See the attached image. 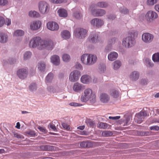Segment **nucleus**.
I'll return each instance as SVG.
<instances>
[{
    "label": "nucleus",
    "mask_w": 159,
    "mask_h": 159,
    "mask_svg": "<svg viewBox=\"0 0 159 159\" xmlns=\"http://www.w3.org/2000/svg\"><path fill=\"white\" fill-rule=\"evenodd\" d=\"M29 46L30 48H35L36 47L39 50L46 49L52 50L54 46V43L51 40H43L40 38L36 37L32 38L30 41Z\"/></svg>",
    "instance_id": "obj_1"
},
{
    "label": "nucleus",
    "mask_w": 159,
    "mask_h": 159,
    "mask_svg": "<svg viewBox=\"0 0 159 159\" xmlns=\"http://www.w3.org/2000/svg\"><path fill=\"white\" fill-rule=\"evenodd\" d=\"M84 95L81 97V100L83 102H86L89 100L92 104L96 102V96L92 90L88 89H85L84 92Z\"/></svg>",
    "instance_id": "obj_2"
},
{
    "label": "nucleus",
    "mask_w": 159,
    "mask_h": 159,
    "mask_svg": "<svg viewBox=\"0 0 159 159\" xmlns=\"http://www.w3.org/2000/svg\"><path fill=\"white\" fill-rule=\"evenodd\" d=\"M38 7L40 12L43 14H47L49 10V4L45 1H41L39 3Z\"/></svg>",
    "instance_id": "obj_3"
},
{
    "label": "nucleus",
    "mask_w": 159,
    "mask_h": 159,
    "mask_svg": "<svg viewBox=\"0 0 159 159\" xmlns=\"http://www.w3.org/2000/svg\"><path fill=\"white\" fill-rule=\"evenodd\" d=\"M135 41L134 39L131 37L128 36L124 39L122 41V44L126 48L131 47L134 45Z\"/></svg>",
    "instance_id": "obj_4"
},
{
    "label": "nucleus",
    "mask_w": 159,
    "mask_h": 159,
    "mask_svg": "<svg viewBox=\"0 0 159 159\" xmlns=\"http://www.w3.org/2000/svg\"><path fill=\"white\" fill-rule=\"evenodd\" d=\"M95 6L92 5L89 8V10L91 12L92 14L96 16H102L105 14L106 12L105 10L102 9L95 10L94 9Z\"/></svg>",
    "instance_id": "obj_5"
},
{
    "label": "nucleus",
    "mask_w": 159,
    "mask_h": 159,
    "mask_svg": "<svg viewBox=\"0 0 159 159\" xmlns=\"http://www.w3.org/2000/svg\"><path fill=\"white\" fill-rule=\"evenodd\" d=\"M147 116V113L146 111H142L136 115L134 119L138 123L140 124L142 122L144 117Z\"/></svg>",
    "instance_id": "obj_6"
},
{
    "label": "nucleus",
    "mask_w": 159,
    "mask_h": 159,
    "mask_svg": "<svg viewBox=\"0 0 159 159\" xmlns=\"http://www.w3.org/2000/svg\"><path fill=\"white\" fill-rule=\"evenodd\" d=\"M87 30L83 28H77L74 31L75 35L78 38H82L86 36Z\"/></svg>",
    "instance_id": "obj_7"
},
{
    "label": "nucleus",
    "mask_w": 159,
    "mask_h": 159,
    "mask_svg": "<svg viewBox=\"0 0 159 159\" xmlns=\"http://www.w3.org/2000/svg\"><path fill=\"white\" fill-rule=\"evenodd\" d=\"M80 75L79 71L77 70H74L70 73L69 76V80L71 82H75L78 80Z\"/></svg>",
    "instance_id": "obj_8"
},
{
    "label": "nucleus",
    "mask_w": 159,
    "mask_h": 159,
    "mask_svg": "<svg viewBox=\"0 0 159 159\" xmlns=\"http://www.w3.org/2000/svg\"><path fill=\"white\" fill-rule=\"evenodd\" d=\"M145 17L148 21L151 22L152 21V20L157 18L158 15L155 12L150 11L146 13L145 15Z\"/></svg>",
    "instance_id": "obj_9"
},
{
    "label": "nucleus",
    "mask_w": 159,
    "mask_h": 159,
    "mask_svg": "<svg viewBox=\"0 0 159 159\" xmlns=\"http://www.w3.org/2000/svg\"><path fill=\"white\" fill-rule=\"evenodd\" d=\"M153 35L149 33H143L142 35V40L146 43H150L152 41L153 39Z\"/></svg>",
    "instance_id": "obj_10"
},
{
    "label": "nucleus",
    "mask_w": 159,
    "mask_h": 159,
    "mask_svg": "<svg viewBox=\"0 0 159 159\" xmlns=\"http://www.w3.org/2000/svg\"><path fill=\"white\" fill-rule=\"evenodd\" d=\"M47 28L52 31H57L59 29L58 25L55 22H49L47 24Z\"/></svg>",
    "instance_id": "obj_11"
},
{
    "label": "nucleus",
    "mask_w": 159,
    "mask_h": 159,
    "mask_svg": "<svg viewBox=\"0 0 159 159\" xmlns=\"http://www.w3.org/2000/svg\"><path fill=\"white\" fill-rule=\"evenodd\" d=\"M28 71L26 69L22 68L19 69L17 72V74L20 79L25 78L28 75Z\"/></svg>",
    "instance_id": "obj_12"
},
{
    "label": "nucleus",
    "mask_w": 159,
    "mask_h": 159,
    "mask_svg": "<svg viewBox=\"0 0 159 159\" xmlns=\"http://www.w3.org/2000/svg\"><path fill=\"white\" fill-rule=\"evenodd\" d=\"M42 23L40 20L34 21L30 24V28L33 30H35L40 28Z\"/></svg>",
    "instance_id": "obj_13"
},
{
    "label": "nucleus",
    "mask_w": 159,
    "mask_h": 159,
    "mask_svg": "<svg viewBox=\"0 0 159 159\" xmlns=\"http://www.w3.org/2000/svg\"><path fill=\"white\" fill-rule=\"evenodd\" d=\"M91 23L92 25L94 26L99 28L103 25L104 22L101 19L98 18H94L91 20Z\"/></svg>",
    "instance_id": "obj_14"
},
{
    "label": "nucleus",
    "mask_w": 159,
    "mask_h": 159,
    "mask_svg": "<svg viewBox=\"0 0 159 159\" xmlns=\"http://www.w3.org/2000/svg\"><path fill=\"white\" fill-rule=\"evenodd\" d=\"M40 150L43 151H52L56 149L55 147L48 145H42L39 147Z\"/></svg>",
    "instance_id": "obj_15"
},
{
    "label": "nucleus",
    "mask_w": 159,
    "mask_h": 159,
    "mask_svg": "<svg viewBox=\"0 0 159 159\" xmlns=\"http://www.w3.org/2000/svg\"><path fill=\"white\" fill-rule=\"evenodd\" d=\"M88 66L94 64L97 61V57L96 55L89 54Z\"/></svg>",
    "instance_id": "obj_16"
},
{
    "label": "nucleus",
    "mask_w": 159,
    "mask_h": 159,
    "mask_svg": "<svg viewBox=\"0 0 159 159\" xmlns=\"http://www.w3.org/2000/svg\"><path fill=\"white\" fill-rule=\"evenodd\" d=\"M89 41L93 43H96L98 41V34L95 33H92L89 36Z\"/></svg>",
    "instance_id": "obj_17"
},
{
    "label": "nucleus",
    "mask_w": 159,
    "mask_h": 159,
    "mask_svg": "<svg viewBox=\"0 0 159 159\" xmlns=\"http://www.w3.org/2000/svg\"><path fill=\"white\" fill-rule=\"evenodd\" d=\"M51 62L54 65H58L60 63L59 57L56 55H54L51 57Z\"/></svg>",
    "instance_id": "obj_18"
},
{
    "label": "nucleus",
    "mask_w": 159,
    "mask_h": 159,
    "mask_svg": "<svg viewBox=\"0 0 159 159\" xmlns=\"http://www.w3.org/2000/svg\"><path fill=\"white\" fill-rule=\"evenodd\" d=\"M139 76V72L136 71H133L129 75L130 79L133 81H136L138 80Z\"/></svg>",
    "instance_id": "obj_19"
},
{
    "label": "nucleus",
    "mask_w": 159,
    "mask_h": 159,
    "mask_svg": "<svg viewBox=\"0 0 159 159\" xmlns=\"http://www.w3.org/2000/svg\"><path fill=\"white\" fill-rule=\"evenodd\" d=\"M83 89L82 85L78 83H75L73 87L74 91L76 92H80Z\"/></svg>",
    "instance_id": "obj_20"
},
{
    "label": "nucleus",
    "mask_w": 159,
    "mask_h": 159,
    "mask_svg": "<svg viewBox=\"0 0 159 159\" xmlns=\"http://www.w3.org/2000/svg\"><path fill=\"white\" fill-rule=\"evenodd\" d=\"M89 54H85L83 55L81 58L82 62L84 65H88Z\"/></svg>",
    "instance_id": "obj_21"
},
{
    "label": "nucleus",
    "mask_w": 159,
    "mask_h": 159,
    "mask_svg": "<svg viewBox=\"0 0 159 159\" xmlns=\"http://www.w3.org/2000/svg\"><path fill=\"white\" fill-rule=\"evenodd\" d=\"M91 80L90 76L87 75H84L81 78V82L84 84H88L90 82Z\"/></svg>",
    "instance_id": "obj_22"
},
{
    "label": "nucleus",
    "mask_w": 159,
    "mask_h": 159,
    "mask_svg": "<svg viewBox=\"0 0 159 159\" xmlns=\"http://www.w3.org/2000/svg\"><path fill=\"white\" fill-rule=\"evenodd\" d=\"M100 101L103 103L107 102L109 100L110 97L107 94L103 93L100 95Z\"/></svg>",
    "instance_id": "obj_23"
},
{
    "label": "nucleus",
    "mask_w": 159,
    "mask_h": 159,
    "mask_svg": "<svg viewBox=\"0 0 159 159\" xmlns=\"http://www.w3.org/2000/svg\"><path fill=\"white\" fill-rule=\"evenodd\" d=\"M118 56V54L115 52L110 53L108 56V59L111 61H113L116 59Z\"/></svg>",
    "instance_id": "obj_24"
},
{
    "label": "nucleus",
    "mask_w": 159,
    "mask_h": 159,
    "mask_svg": "<svg viewBox=\"0 0 159 159\" xmlns=\"http://www.w3.org/2000/svg\"><path fill=\"white\" fill-rule=\"evenodd\" d=\"M61 35L62 38L64 39H67L70 37V34L67 30H64L61 32Z\"/></svg>",
    "instance_id": "obj_25"
},
{
    "label": "nucleus",
    "mask_w": 159,
    "mask_h": 159,
    "mask_svg": "<svg viewBox=\"0 0 159 159\" xmlns=\"http://www.w3.org/2000/svg\"><path fill=\"white\" fill-rule=\"evenodd\" d=\"M59 16L60 17H66L67 16V11L64 9H60L58 11Z\"/></svg>",
    "instance_id": "obj_26"
},
{
    "label": "nucleus",
    "mask_w": 159,
    "mask_h": 159,
    "mask_svg": "<svg viewBox=\"0 0 159 159\" xmlns=\"http://www.w3.org/2000/svg\"><path fill=\"white\" fill-rule=\"evenodd\" d=\"M8 39L7 36V34L3 33H0V42L2 43H4L7 42Z\"/></svg>",
    "instance_id": "obj_27"
},
{
    "label": "nucleus",
    "mask_w": 159,
    "mask_h": 159,
    "mask_svg": "<svg viewBox=\"0 0 159 159\" xmlns=\"http://www.w3.org/2000/svg\"><path fill=\"white\" fill-rule=\"evenodd\" d=\"M80 146L82 148L90 147L92 144L91 142L83 141L80 143Z\"/></svg>",
    "instance_id": "obj_28"
},
{
    "label": "nucleus",
    "mask_w": 159,
    "mask_h": 159,
    "mask_svg": "<svg viewBox=\"0 0 159 159\" xmlns=\"http://www.w3.org/2000/svg\"><path fill=\"white\" fill-rule=\"evenodd\" d=\"M53 75L52 73H50L48 74L45 80V82L46 84H47L51 82L53 79Z\"/></svg>",
    "instance_id": "obj_29"
},
{
    "label": "nucleus",
    "mask_w": 159,
    "mask_h": 159,
    "mask_svg": "<svg viewBox=\"0 0 159 159\" xmlns=\"http://www.w3.org/2000/svg\"><path fill=\"white\" fill-rule=\"evenodd\" d=\"M108 125H109L107 123L100 122L98 124V127L100 129H105L108 127Z\"/></svg>",
    "instance_id": "obj_30"
},
{
    "label": "nucleus",
    "mask_w": 159,
    "mask_h": 159,
    "mask_svg": "<svg viewBox=\"0 0 159 159\" xmlns=\"http://www.w3.org/2000/svg\"><path fill=\"white\" fill-rule=\"evenodd\" d=\"M29 16L31 17H38L40 16L39 14L35 11H30L29 14Z\"/></svg>",
    "instance_id": "obj_31"
},
{
    "label": "nucleus",
    "mask_w": 159,
    "mask_h": 159,
    "mask_svg": "<svg viewBox=\"0 0 159 159\" xmlns=\"http://www.w3.org/2000/svg\"><path fill=\"white\" fill-rule=\"evenodd\" d=\"M113 133L111 131L105 130L103 131L102 133V135L104 137H109L112 135Z\"/></svg>",
    "instance_id": "obj_32"
},
{
    "label": "nucleus",
    "mask_w": 159,
    "mask_h": 159,
    "mask_svg": "<svg viewBox=\"0 0 159 159\" xmlns=\"http://www.w3.org/2000/svg\"><path fill=\"white\" fill-rule=\"evenodd\" d=\"M110 95L114 98H117L119 96V93L118 92L114 89L111 90L110 92Z\"/></svg>",
    "instance_id": "obj_33"
},
{
    "label": "nucleus",
    "mask_w": 159,
    "mask_h": 159,
    "mask_svg": "<svg viewBox=\"0 0 159 159\" xmlns=\"http://www.w3.org/2000/svg\"><path fill=\"white\" fill-rule=\"evenodd\" d=\"M113 64L114 70H117L119 68L121 65L120 61L118 60L114 62Z\"/></svg>",
    "instance_id": "obj_34"
},
{
    "label": "nucleus",
    "mask_w": 159,
    "mask_h": 159,
    "mask_svg": "<svg viewBox=\"0 0 159 159\" xmlns=\"http://www.w3.org/2000/svg\"><path fill=\"white\" fill-rule=\"evenodd\" d=\"M97 6L101 8H105L108 6V4L106 2H98L97 3Z\"/></svg>",
    "instance_id": "obj_35"
},
{
    "label": "nucleus",
    "mask_w": 159,
    "mask_h": 159,
    "mask_svg": "<svg viewBox=\"0 0 159 159\" xmlns=\"http://www.w3.org/2000/svg\"><path fill=\"white\" fill-rule=\"evenodd\" d=\"M38 68L39 70L41 71H43L45 68V63L43 62H40L39 63Z\"/></svg>",
    "instance_id": "obj_36"
},
{
    "label": "nucleus",
    "mask_w": 159,
    "mask_h": 159,
    "mask_svg": "<svg viewBox=\"0 0 159 159\" xmlns=\"http://www.w3.org/2000/svg\"><path fill=\"white\" fill-rule=\"evenodd\" d=\"M153 61L154 62H159V53L157 52L154 54L152 57Z\"/></svg>",
    "instance_id": "obj_37"
},
{
    "label": "nucleus",
    "mask_w": 159,
    "mask_h": 159,
    "mask_svg": "<svg viewBox=\"0 0 159 159\" xmlns=\"http://www.w3.org/2000/svg\"><path fill=\"white\" fill-rule=\"evenodd\" d=\"M32 55V53L30 51L26 52L24 55V60H27L30 58Z\"/></svg>",
    "instance_id": "obj_38"
},
{
    "label": "nucleus",
    "mask_w": 159,
    "mask_h": 159,
    "mask_svg": "<svg viewBox=\"0 0 159 159\" xmlns=\"http://www.w3.org/2000/svg\"><path fill=\"white\" fill-rule=\"evenodd\" d=\"M24 32L23 30H17L15 32L14 35L16 36H21L24 35Z\"/></svg>",
    "instance_id": "obj_39"
},
{
    "label": "nucleus",
    "mask_w": 159,
    "mask_h": 159,
    "mask_svg": "<svg viewBox=\"0 0 159 159\" xmlns=\"http://www.w3.org/2000/svg\"><path fill=\"white\" fill-rule=\"evenodd\" d=\"M73 16L77 19H80L82 17V14L79 11H75V10H74Z\"/></svg>",
    "instance_id": "obj_40"
},
{
    "label": "nucleus",
    "mask_w": 159,
    "mask_h": 159,
    "mask_svg": "<svg viewBox=\"0 0 159 159\" xmlns=\"http://www.w3.org/2000/svg\"><path fill=\"white\" fill-rule=\"evenodd\" d=\"M62 59L64 61L67 62L70 60V57L68 54H65L63 55Z\"/></svg>",
    "instance_id": "obj_41"
},
{
    "label": "nucleus",
    "mask_w": 159,
    "mask_h": 159,
    "mask_svg": "<svg viewBox=\"0 0 159 159\" xmlns=\"http://www.w3.org/2000/svg\"><path fill=\"white\" fill-rule=\"evenodd\" d=\"M52 3L54 4H60L66 1L65 0H49Z\"/></svg>",
    "instance_id": "obj_42"
},
{
    "label": "nucleus",
    "mask_w": 159,
    "mask_h": 159,
    "mask_svg": "<svg viewBox=\"0 0 159 159\" xmlns=\"http://www.w3.org/2000/svg\"><path fill=\"white\" fill-rule=\"evenodd\" d=\"M29 89L32 91L35 90L36 89V84L33 83L32 84L29 86Z\"/></svg>",
    "instance_id": "obj_43"
},
{
    "label": "nucleus",
    "mask_w": 159,
    "mask_h": 159,
    "mask_svg": "<svg viewBox=\"0 0 159 159\" xmlns=\"http://www.w3.org/2000/svg\"><path fill=\"white\" fill-rule=\"evenodd\" d=\"M157 2V0H148L147 1L148 4L150 5H153Z\"/></svg>",
    "instance_id": "obj_44"
},
{
    "label": "nucleus",
    "mask_w": 159,
    "mask_h": 159,
    "mask_svg": "<svg viewBox=\"0 0 159 159\" xmlns=\"http://www.w3.org/2000/svg\"><path fill=\"white\" fill-rule=\"evenodd\" d=\"M61 125L64 128L66 129V130H69L70 129V127L69 125L65 123H62Z\"/></svg>",
    "instance_id": "obj_45"
},
{
    "label": "nucleus",
    "mask_w": 159,
    "mask_h": 159,
    "mask_svg": "<svg viewBox=\"0 0 159 159\" xmlns=\"http://www.w3.org/2000/svg\"><path fill=\"white\" fill-rule=\"evenodd\" d=\"M38 128L40 131L44 133H47V130L44 127L39 126L38 127Z\"/></svg>",
    "instance_id": "obj_46"
},
{
    "label": "nucleus",
    "mask_w": 159,
    "mask_h": 159,
    "mask_svg": "<svg viewBox=\"0 0 159 159\" xmlns=\"http://www.w3.org/2000/svg\"><path fill=\"white\" fill-rule=\"evenodd\" d=\"M13 134L14 137L18 139H21L22 138L23 136L17 133L14 132H13Z\"/></svg>",
    "instance_id": "obj_47"
},
{
    "label": "nucleus",
    "mask_w": 159,
    "mask_h": 159,
    "mask_svg": "<svg viewBox=\"0 0 159 159\" xmlns=\"http://www.w3.org/2000/svg\"><path fill=\"white\" fill-rule=\"evenodd\" d=\"M8 2L7 0H0V6H4Z\"/></svg>",
    "instance_id": "obj_48"
},
{
    "label": "nucleus",
    "mask_w": 159,
    "mask_h": 159,
    "mask_svg": "<svg viewBox=\"0 0 159 159\" xmlns=\"http://www.w3.org/2000/svg\"><path fill=\"white\" fill-rule=\"evenodd\" d=\"M5 22L4 19L2 17L0 16V27H2Z\"/></svg>",
    "instance_id": "obj_49"
},
{
    "label": "nucleus",
    "mask_w": 159,
    "mask_h": 159,
    "mask_svg": "<svg viewBox=\"0 0 159 159\" xmlns=\"http://www.w3.org/2000/svg\"><path fill=\"white\" fill-rule=\"evenodd\" d=\"M150 129L151 130L158 131L159 130V127L157 125L153 126L150 127Z\"/></svg>",
    "instance_id": "obj_50"
},
{
    "label": "nucleus",
    "mask_w": 159,
    "mask_h": 159,
    "mask_svg": "<svg viewBox=\"0 0 159 159\" xmlns=\"http://www.w3.org/2000/svg\"><path fill=\"white\" fill-rule=\"evenodd\" d=\"M48 126L50 128L52 129L54 131H57V128L54 125L52 124H49Z\"/></svg>",
    "instance_id": "obj_51"
},
{
    "label": "nucleus",
    "mask_w": 159,
    "mask_h": 159,
    "mask_svg": "<svg viewBox=\"0 0 159 159\" xmlns=\"http://www.w3.org/2000/svg\"><path fill=\"white\" fill-rule=\"evenodd\" d=\"M146 63H148L149 66H153V64L152 63V62H151V60H150L149 59H146Z\"/></svg>",
    "instance_id": "obj_52"
},
{
    "label": "nucleus",
    "mask_w": 159,
    "mask_h": 159,
    "mask_svg": "<svg viewBox=\"0 0 159 159\" xmlns=\"http://www.w3.org/2000/svg\"><path fill=\"white\" fill-rule=\"evenodd\" d=\"M27 133L28 134L31 135L32 136H35V132L34 131H28L27 132Z\"/></svg>",
    "instance_id": "obj_53"
},
{
    "label": "nucleus",
    "mask_w": 159,
    "mask_h": 159,
    "mask_svg": "<svg viewBox=\"0 0 159 159\" xmlns=\"http://www.w3.org/2000/svg\"><path fill=\"white\" fill-rule=\"evenodd\" d=\"M75 68L78 69H81L82 68V66L81 64L79 63H77L75 65Z\"/></svg>",
    "instance_id": "obj_54"
},
{
    "label": "nucleus",
    "mask_w": 159,
    "mask_h": 159,
    "mask_svg": "<svg viewBox=\"0 0 159 159\" xmlns=\"http://www.w3.org/2000/svg\"><path fill=\"white\" fill-rule=\"evenodd\" d=\"M120 118V116H116L114 117L109 116V119L112 120H116L119 119Z\"/></svg>",
    "instance_id": "obj_55"
},
{
    "label": "nucleus",
    "mask_w": 159,
    "mask_h": 159,
    "mask_svg": "<svg viewBox=\"0 0 159 159\" xmlns=\"http://www.w3.org/2000/svg\"><path fill=\"white\" fill-rule=\"evenodd\" d=\"M70 105L71 106H74V107L79 106L80 105L79 104L75 102H71V103H70Z\"/></svg>",
    "instance_id": "obj_56"
},
{
    "label": "nucleus",
    "mask_w": 159,
    "mask_h": 159,
    "mask_svg": "<svg viewBox=\"0 0 159 159\" xmlns=\"http://www.w3.org/2000/svg\"><path fill=\"white\" fill-rule=\"evenodd\" d=\"M121 12L122 13L124 14H127L129 12L128 9L126 8L123 9L121 10Z\"/></svg>",
    "instance_id": "obj_57"
},
{
    "label": "nucleus",
    "mask_w": 159,
    "mask_h": 159,
    "mask_svg": "<svg viewBox=\"0 0 159 159\" xmlns=\"http://www.w3.org/2000/svg\"><path fill=\"white\" fill-rule=\"evenodd\" d=\"M5 24L7 25H10L11 24V20L9 19H7L5 21Z\"/></svg>",
    "instance_id": "obj_58"
},
{
    "label": "nucleus",
    "mask_w": 159,
    "mask_h": 159,
    "mask_svg": "<svg viewBox=\"0 0 159 159\" xmlns=\"http://www.w3.org/2000/svg\"><path fill=\"white\" fill-rule=\"evenodd\" d=\"M147 81L146 79H143L141 81V83L142 85H146L147 84Z\"/></svg>",
    "instance_id": "obj_59"
},
{
    "label": "nucleus",
    "mask_w": 159,
    "mask_h": 159,
    "mask_svg": "<svg viewBox=\"0 0 159 159\" xmlns=\"http://www.w3.org/2000/svg\"><path fill=\"white\" fill-rule=\"evenodd\" d=\"M116 41V39L115 38H113L111 39L110 41V43L112 44L114 43Z\"/></svg>",
    "instance_id": "obj_60"
},
{
    "label": "nucleus",
    "mask_w": 159,
    "mask_h": 159,
    "mask_svg": "<svg viewBox=\"0 0 159 159\" xmlns=\"http://www.w3.org/2000/svg\"><path fill=\"white\" fill-rule=\"evenodd\" d=\"M88 124L90 125V126H92L94 125V123L93 121L91 120L89 121H88Z\"/></svg>",
    "instance_id": "obj_61"
},
{
    "label": "nucleus",
    "mask_w": 159,
    "mask_h": 159,
    "mask_svg": "<svg viewBox=\"0 0 159 159\" xmlns=\"http://www.w3.org/2000/svg\"><path fill=\"white\" fill-rule=\"evenodd\" d=\"M155 10L159 12V4H157L155 6Z\"/></svg>",
    "instance_id": "obj_62"
},
{
    "label": "nucleus",
    "mask_w": 159,
    "mask_h": 159,
    "mask_svg": "<svg viewBox=\"0 0 159 159\" xmlns=\"http://www.w3.org/2000/svg\"><path fill=\"white\" fill-rule=\"evenodd\" d=\"M85 128V126L84 125L80 126L77 127L78 129H79L81 130H83Z\"/></svg>",
    "instance_id": "obj_63"
},
{
    "label": "nucleus",
    "mask_w": 159,
    "mask_h": 159,
    "mask_svg": "<svg viewBox=\"0 0 159 159\" xmlns=\"http://www.w3.org/2000/svg\"><path fill=\"white\" fill-rule=\"evenodd\" d=\"M42 159H54L53 158L50 157H43Z\"/></svg>",
    "instance_id": "obj_64"
}]
</instances>
